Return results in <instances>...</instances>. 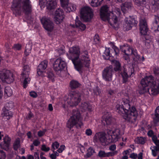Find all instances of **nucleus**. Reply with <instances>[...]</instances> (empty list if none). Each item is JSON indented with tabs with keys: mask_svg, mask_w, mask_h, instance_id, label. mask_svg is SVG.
Returning <instances> with one entry per match:
<instances>
[{
	"mask_svg": "<svg viewBox=\"0 0 159 159\" xmlns=\"http://www.w3.org/2000/svg\"><path fill=\"white\" fill-rule=\"evenodd\" d=\"M64 17V12L61 9L58 8L56 10L55 13L54 19L57 24H59L62 22Z\"/></svg>",
	"mask_w": 159,
	"mask_h": 159,
	"instance_id": "nucleus-19",
	"label": "nucleus"
},
{
	"mask_svg": "<svg viewBox=\"0 0 159 159\" xmlns=\"http://www.w3.org/2000/svg\"><path fill=\"white\" fill-rule=\"evenodd\" d=\"M45 6H46L47 9L52 10L56 7L57 2L56 0H46L45 2Z\"/></svg>",
	"mask_w": 159,
	"mask_h": 159,
	"instance_id": "nucleus-26",
	"label": "nucleus"
},
{
	"mask_svg": "<svg viewBox=\"0 0 159 159\" xmlns=\"http://www.w3.org/2000/svg\"><path fill=\"white\" fill-rule=\"evenodd\" d=\"M106 136V134L105 132H100V142H101L102 144L104 146L106 145L105 142L107 139Z\"/></svg>",
	"mask_w": 159,
	"mask_h": 159,
	"instance_id": "nucleus-34",
	"label": "nucleus"
},
{
	"mask_svg": "<svg viewBox=\"0 0 159 159\" xmlns=\"http://www.w3.org/2000/svg\"><path fill=\"white\" fill-rule=\"evenodd\" d=\"M45 130H43L42 131H40L38 132V135L39 137H41L43 136L45 132Z\"/></svg>",
	"mask_w": 159,
	"mask_h": 159,
	"instance_id": "nucleus-63",
	"label": "nucleus"
},
{
	"mask_svg": "<svg viewBox=\"0 0 159 159\" xmlns=\"http://www.w3.org/2000/svg\"><path fill=\"white\" fill-rule=\"evenodd\" d=\"M80 109L81 111L83 112L86 110H89L90 107L87 103L84 102L81 104Z\"/></svg>",
	"mask_w": 159,
	"mask_h": 159,
	"instance_id": "nucleus-37",
	"label": "nucleus"
},
{
	"mask_svg": "<svg viewBox=\"0 0 159 159\" xmlns=\"http://www.w3.org/2000/svg\"><path fill=\"white\" fill-rule=\"evenodd\" d=\"M30 72V69L28 66L26 65L23 67L21 75L22 79H24L23 85L25 88L27 87V84L30 83V79L29 76Z\"/></svg>",
	"mask_w": 159,
	"mask_h": 159,
	"instance_id": "nucleus-9",
	"label": "nucleus"
},
{
	"mask_svg": "<svg viewBox=\"0 0 159 159\" xmlns=\"http://www.w3.org/2000/svg\"><path fill=\"white\" fill-rule=\"evenodd\" d=\"M134 70L133 67H128L127 69L125 68L123 70L122 73L121 74L123 80V82L126 83L128 80V78L131 77V75L134 73Z\"/></svg>",
	"mask_w": 159,
	"mask_h": 159,
	"instance_id": "nucleus-12",
	"label": "nucleus"
},
{
	"mask_svg": "<svg viewBox=\"0 0 159 159\" xmlns=\"http://www.w3.org/2000/svg\"><path fill=\"white\" fill-rule=\"evenodd\" d=\"M80 95L79 93L72 92L70 93L68 97L66 96L64 98V105H68L73 107L77 105L80 101Z\"/></svg>",
	"mask_w": 159,
	"mask_h": 159,
	"instance_id": "nucleus-4",
	"label": "nucleus"
},
{
	"mask_svg": "<svg viewBox=\"0 0 159 159\" xmlns=\"http://www.w3.org/2000/svg\"><path fill=\"white\" fill-rule=\"evenodd\" d=\"M31 45L30 44H26V46L25 50V52L26 55H28L31 52Z\"/></svg>",
	"mask_w": 159,
	"mask_h": 159,
	"instance_id": "nucleus-44",
	"label": "nucleus"
},
{
	"mask_svg": "<svg viewBox=\"0 0 159 159\" xmlns=\"http://www.w3.org/2000/svg\"><path fill=\"white\" fill-rule=\"evenodd\" d=\"M154 73L156 75H159V67H156L153 69Z\"/></svg>",
	"mask_w": 159,
	"mask_h": 159,
	"instance_id": "nucleus-56",
	"label": "nucleus"
},
{
	"mask_svg": "<svg viewBox=\"0 0 159 159\" xmlns=\"http://www.w3.org/2000/svg\"><path fill=\"white\" fill-rule=\"evenodd\" d=\"M85 133L87 135L89 136L92 135V131L90 129H88L85 130Z\"/></svg>",
	"mask_w": 159,
	"mask_h": 159,
	"instance_id": "nucleus-55",
	"label": "nucleus"
},
{
	"mask_svg": "<svg viewBox=\"0 0 159 159\" xmlns=\"http://www.w3.org/2000/svg\"><path fill=\"white\" fill-rule=\"evenodd\" d=\"M113 72L112 66L106 67L102 71V76L104 79L110 81L111 80L112 73Z\"/></svg>",
	"mask_w": 159,
	"mask_h": 159,
	"instance_id": "nucleus-11",
	"label": "nucleus"
},
{
	"mask_svg": "<svg viewBox=\"0 0 159 159\" xmlns=\"http://www.w3.org/2000/svg\"><path fill=\"white\" fill-rule=\"evenodd\" d=\"M48 78L52 81H53L54 78V74L52 72H50L48 75Z\"/></svg>",
	"mask_w": 159,
	"mask_h": 159,
	"instance_id": "nucleus-59",
	"label": "nucleus"
},
{
	"mask_svg": "<svg viewBox=\"0 0 159 159\" xmlns=\"http://www.w3.org/2000/svg\"><path fill=\"white\" fill-rule=\"evenodd\" d=\"M30 94L31 97H32L33 98H35L37 96V93L34 91H32L30 92Z\"/></svg>",
	"mask_w": 159,
	"mask_h": 159,
	"instance_id": "nucleus-61",
	"label": "nucleus"
},
{
	"mask_svg": "<svg viewBox=\"0 0 159 159\" xmlns=\"http://www.w3.org/2000/svg\"><path fill=\"white\" fill-rule=\"evenodd\" d=\"M114 64V69L115 71H118L120 74L121 75L123 70L124 69V67H122L120 63L116 60H114L113 61Z\"/></svg>",
	"mask_w": 159,
	"mask_h": 159,
	"instance_id": "nucleus-28",
	"label": "nucleus"
},
{
	"mask_svg": "<svg viewBox=\"0 0 159 159\" xmlns=\"http://www.w3.org/2000/svg\"><path fill=\"white\" fill-rule=\"evenodd\" d=\"M59 143L57 142H55L53 143L52 144V148L54 150H55L58 148L59 147Z\"/></svg>",
	"mask_w": 159,
	"mask_h": 159,
	"instance_id": "nucleus-50",
	"label": "nucleus"
},
{
	"mask_svg": "<svg viewBox=\"0 0 159 159\" xmlns=\"http://www.w3.org/2000/svg\"><path fill=\"white\" fill-rule=\"evenodd\" d=\"M21 47V45L19 44H15L13 47L14 49L15 50H20Z\"/></svg>",
	"mask_w": 159,
	"mask_h": 159,
	"instance_id": "nucleus-57",
	"label": "nucleus"
},
{
	"mask_svg": "<svg viewBox=\"0 0 159 159\" xmlns=\"http://www.w3.org/2000/svg\"><path fill=\"white\" fill-rule=\"evenodd\" d=\"M0 79L3 82L10 84L14 81V77L10 70H4L0 72Z\"/></svg>",
	"mask_w": 159,
	"mask_h": 159,
	"instance_id": "nucleus-6",
	"label": "nucleus"
},
{
	"mask_svg": "<svg viewBox=\"0 0 159 159\" xmlns=\"http://www.w3.org/2000/svg\"><path fill=\"white\" fill-rule=\"evenodd\" d=\"M40 143V142L38 139L34 140L33 142V144L35 146H38Z\"/></svg>",
	"mask_w": 159,
	"mask_h": 159,
	"instance_id": "nucleus-62",
	"label": "nucleus"
},
{
	"mask_svg": "<svg viewBox=\"0 0 159 159\" xmlns=\"http://www.w3.org/2000/svg\"><path fill=\"white\" fill-rule=\"evenodd\" d=\"M145 139L142 137H138L135 140V141L136 143L142 144H143L145 143Z\"/></svg>",
	"mask_w": 159,
	"mask_h": 159,
	"instance_id": "nucleus-40",
	"label": "nucleus"
},
{
	"mask_svg": "<svg viewBox=\"0 0 159 159\" xmlns=\"http://www.w3.org/2000/svg\"><path fill=\"white\" fill-rule=\"evenodd\" d=\"M23 11L26 14L31 12V6L30 0H25L23 2Z\"/></svg>",
	"mask_w": 159,
	"mask_h": 159,
	"instance_id": "nucleus-23",
	"label": "nucleus"
},
{
	"mask_svg": "<svg viewBox=\"0 0 159 159\" xmlns=\"http://www.w3.org/2000/svg\"><path fill=\"white\" fill-rule=\"evenodd\" d=\"M46 0H39V3L41 9H43L45 7V2H46Z\"/></svg>",
	"mask_w": 159,
	"mask_h": 159,
	"instance_id": "nucleus-51",
	"label": "nucleus"
},
{
	"mask_svg": "<svg viewBox=\"0 0 159 159\" xmlns=\"http://www.w3.org/2000/svg\"><path fill=\"white\" fill-rule=\"evenodd\" d=\"M80 13L82 18L85 21H89L93 17L92 10L89 7H85L82 8Z\"/></svg>",
	"mask_w": 159,
	"mask_h": 159,
	"instance_id": "nucleus-8",
	"label": "nucleus"
},
{
	"mask_svg": "<svg viewBox=\"0 0 159 159\" xmlns=\"http://www.w3.org/2000/svg\"><path fill=\"white\" fill-rule=\"evenodd\" d=\"M114 153L109 152L106 153L104 151H100V157H108L110 156H113L114 155Z\"/></svg>",
	"mask_w": 159,
	"mask_h": 159,
	"instance_id": "nucleus-45",
	"label": "nucleus"
},
{
	"mask_svg": "<svg viewBox=\"0 0 159 159\" xmlns=\"http://www.w3.org/2000/svg\"><path fill=\"white\" fill-rule=\"evenodd\" d=\"M109 9V7L106 5L102 6L100 8V17L101 20L105 21L107 19V17L111 13Z\"/></svg>",
	"mask_w": 159,
	"mask_h": 159,
	"instance_id": "nucleus-17",
	"label": "nucleus"
},
{
	"mask_svg": "<svg viewBox=\"0 0 159 159\" xmlns=\"http://www.w3.org/2000/svg\"><path fill=\"white\" fill-rule=\"evenodd\" d=\"M99 134L98 133H97L94 137L93 141L94 142L96 143L98 141L99 139Z\"/></svg>",
	"mask_w": 159,
	"mask_h": 159,
	"instance_id": "nucleus-53",
	"label": "nucleus"
},
{
	"mask_svg": "<svg viewBox=\"0 0 159 159\" xmlns=\"http://www.w3.org/2000/svg\"><path fill=\"white\" fill-rule=\"evenodd\" d=\"M95 152L94 150L92 148H90L88 150V152L84 156L85 157L88 158L90 157Z\"/></svg>",
	"mask_w": 159,
	"mask_h": 159,
	"instance_id": "nucleus-42",
	"label": "nucleus"
},
{
	"mask_svg": "<svg viewBox=\"0 0 159 159\" xmlns=\"http://www.w3.org/2000/svg\"><path fill=\"white\" fill-rule=\"evenodd\" d=\"M48 62L44 60L41 62L38 66L37 73L39 76L42 77L45 76L46 69L47 66Z\"/></svg>",
	"mask_w": 159,
	"mask_h": 159,
	"instance_id": "nucleus-15",
	"label": "nucleus"
},
{
	"mask_svg": "<svg viewBox=\"0 0 159 159\" xmlns=\"http://www.w3.org/2000/svg\"><path fill=\"white\" fill-rule=\"evenodd\" d=\"M133 8V5L131 2H126L122 6L121 9L122 11L125 13L127 10H131Z\"/></svg>",
	"mask_w": 159,
	"mask_h": 159,
	"instance_id": "nucleus-31",
	"label": "nucleus"
},
{
	"mask_svg": "<svg viewBox=\"0 0 159 159\" xmlns=\"http://www.w3.org/2000/svg\"><path fill=\"white\" fill-rule=\"evenodd\" d=\"M107 21L109 23L114 27L115 29L118 28V25L117 24V17L113 12H111L109 14L107 17V19L104 21Z\"/></svg>",
	"mask_w": 159,
	"mask_h": 159,
	"instance_id": "nucleus-18",
	"label": "nucleus"
},
{
	"mask_svg": "<svg viewBox=\"0 0 159 159\" xmlns=\"http://www.w3.org/2000/svg\"><path fill=\"white\" fill-rule=\"evenodd\" d=\"M144 41V42L145 46L147 48L150 47V43L152 42L153 37L148 34L143 35Z\"/></svg>",
	"mask_w": 159,
	"mask_h": 159,
	"instance_id": "nucleus-27",
	"label": "nucleus"
},
{
	"mask_svg": "<svg viewBox=\"0 0 159 159\" xmlns=\"http://www.w3.org/2000/svg\"><path fill=\"white\" fill-rule=\"evenodd\" d=\"M59 156V154L56 151L54 152L53 153H49V157L52 159H56L57 157Z\"/></svg>",
	"mask_w": 159,
	"mask_h": 159,
	"instance_id": "nucleus-48",
	"label": "nucleus"
},
{
	"mask_svg": "<svg viewBox=\"0 0 159 159\" xmlns=\"http://www.w3.org/2000/svg\"><path fill=\"white\" fill-rule=\"evenodd\" d=\"M99 0H91L90 4L93 7H98L99 5Z\"/></svg>",
	"mask_w": 159,
	"mask_h": 159,
	"instance_id": "nucleus-46",
	"label": "nucleus"
},
{
	"mask_svg": "<svg viewBox=\"0 0 159 159\" xmlns=\"http://www.w3.org/2000/svg\"><path fill=\"white\" fill-rule=\"evenodd\" d=\"M146 0H134L135 4L138 6H143L146 4Z\"/></svg>",
	"mask_w": 159,
	"mask_h": 159,
	"instance_id": "nucleus-41",
	"label": "nucleus"
},
{
	"mask_svg": "<svg viewBox=\"0 0 159 159\" xmlns=\"http://www.w3.org/2000/svg\"><path fill=\"white\" fill-rule=\"evenodd\" d=\"M80 115L78 110H73L72 113V116L68 120L67 123V127L71 129L74 126L78 125L80 127L83 125V123L80 119Z\"/></svg>",
	"mask_w": 159,
	"mask_h": 159,
	"instance_id": "nucleus-5",
	"label": "nucleus"
},
{
	"mask_svg": "<svg viewBox=\"0 0 159 159\" xmlns=\"http://www.w3.org/2000/svg\"><path fill=\"white\" fill-rule=\"evenodd\" d=\"M63 7L65 8L66 11L68 12L74 11L76 9V6L75 5L72 3H69L66 7Z\"/></svg>",
	"mask_w": 159,
	"mask_h": 159,
	"instance_id": "nucleus-32",
	"label": "nucleus"
},
{
	"mask_svg": "<svg viewBox=\"0 0 159 159\" xmlns=\"http://www.w3.org/2000/svg\"><path fill=\"white\" fill-rule=\"evenodd\" d=\"M107 133L109 136H111L109 139H111L112 142H115L118 141L120 134V130L119 129H116L114 130L108 129Z\"/></svg>",
	"mask_w": 159,
	"mask_h": 159,
	"instance_id": "nucleus-14",
	"label": "nucleus"
},
{
	"mask_svg": "<svg viewBox=\"0 0 159 159\" xmlns=\"http://www.w3.org/2000/svg\"><path fill=\"white\" fill-rule=\"evenodd\" d=\"M152 7L156 11L159 8V1H153L152 2Z\"/></svg>",
	"mask_w": 159,
	"mask_h": 159,
	"instance_id": "nucleus-39",
	"label": "nucleus"
},
{
	"mask_svg": "<svg viewBox=\"0 0 159 159\" xmlns=\"http://www.w3.org/2000/svg\"><path fill=\"white\" fill-rule=\"evenodd\" d=\"M19 0H13L11 6V9L13 14L16 16L20 15L21 13V11L19 7Z\"/></svg>",
	"mask_w": 159,
	"mask_h": 159,
	"instance_id": "nucleus-20",
	"label": "nucleus"
},
{
	"mask_svg": "<svg viewBox=\"0 0 159 159\" xmlns=\"http://www.w3.org/2000/svg\"><path fill=\"white\" fill-rule=\"evenodd\" d=\"M141 84L142 87L139 91L141 94L148 93L155 95L159 93V79L154 80L152 75L146 76L141 80Z\"/></svg>",
	"mask_w": 159,
	"mask_h": 159,
	"instance_id": "nucleus-3",
	"label": "nucleus"
},
{
	"mask_svg": "<svg viewBox=\"0 0 159 159\" xmlns=\"http://www.w3.org/2000/svg\"><path fill=\"white\" fill-rule=\"evenodd\" d=\"M130 102L128 97L122 99L121 105L116 106V111L120 115L124 114V118L132 123H134L138 116V112L134 106L130 107Z\"/></svg>",
	"mask_w": 159,
	"mask_h": 159,
	"instance_id": "nucleus-2",
	"label": "nucleus"
},
{
	"mask_svg": "<svg viewBox=\"0 0 159 159\" xmlns=\"http://www.w3.org/2000/svg\"><path fill=\"white\" fill-rule=\"evenodd\" d=\"M132 52L131 55H133V57L134 60L135 61L140 60V57L137 53V50L132 48Z\"/></svg>",
	"mask_w": 159,
	"mask_h": 159,
	"instance_id": "nucleus-33",
	"label": "nucleus"
},
{
	"mask_svg": "<svg viewBox=\"0 0 159 159\" xmlns=\"http://www.w3.org/2000/svg\"><path fill=\"white\" fill-rule=\"evenodd\" d=\"M102 122L104 125L105 123L107 125H110L112 121V118L110 113L108 112L105 111L103 113V116L102 117Z\"/></svg>",
	"mask_w": 159,
	"mask_h": 159,
	"instance_id": "nucleus-22",
	"label": "nucleus"
},
{
	"mask_svg": "<svg viewBox=\"0 0 159 159\" xmlns=\"http://www.w3.org/2000/svg\"><path fill=\"white\" fill-rule=\"evenodd\" d=\"M152 29L156 32L159 31V16H154V20L153 23Z\"/></svg>",
	"mask_w": 159,
	"mask_h": 159,
	"instance_id": "nucleus-29",
	"label": "nucleus"
},
{
	"mask_svg": "<svg viewBox=\"0 0 159 159\" xmlns=\"http://www.w3.org/2000/svg\"><path fill=\"white\" fill-rule=\"evenodd\" d=\"M65 145H61L60 146V148L58 149L57 151L59 153H61L65 149Z\"/></svg>",
	"mask_w": 159,
	"mask_h": 159,
	"instance_id": "nucleus-60",
	"label": "nucleus"
},
{
	"mask_svg": "<svg viewBox=\"0 0 159 159\" xmlns=\"http://www.w3.org/2000/svg\"><path fill=\"white\" fill-rule=\"evenodd\" d=\"M110 44H111L112 48L113 50V51L111 53H110L111 51L109 48H106L103 47H101V50L103 51L105 50L104 54L102 55L103 58L105 59H109L111 57V55L112 56V55H117L119 53V50L118 48L115 46L113 43H111Z\"/></svg>",
	"mask_w": 159,
	"mask_h": 159,
	"instance_id": "nucleus-7",
	"label": "nucleus"
},
{
	"mask_svg": "<svg viewBox=\"0 0 159 159\" xmlns=\"http://www.w3.org/2000/svg\"><path fill=\"white\" fill-rule=\"evenodd\" d=\"M65 62L61 58H58L53 64V68L56 71H61L66 67Z\"/></svg>",
	"mask_w": 159,
	"mask_h": 159,
	"instance_id": "nucleus-10",
	"label": "nucleus"
},
{
	"mask_svg": "<svg viewBox=\"0 0 159 159\" xmlns=\"http://www.w3.org/2000/svg\"><path fill=\"white\" fill-rule=\"evenodd\" d=\"M13 107V104L12 103H10V104L8 103L7 104L4 108H6V109H10L12 108Z\"/></svg>",
	"mask_w": 159,
	"mask_h": 159,
	"instance_id": "nucleus-58",
	"label": "nucleus"
},
{
	"mask_svg": "<svg viewBox=\"0 0 159 159\" xmlns=\"http://www.w3.org/2000/svg\"><path fill=\"white\" fill-rule=\"evenodd\" d=\"M70 85L72 88L74 89L78 87L80 84L77 81L72 80L70 82Z\"/></svg>",
	"mask_w": 159,
	"mask_h": 159,
	"instance_id": "nucleus-43",
	"label": "nucleus"
},
{
	"mask_svg": "<svg viewBox=\"0 0 159 159\" xmlns=\"http://www.w3.org/2000/svg\"><path fill=\"white\" fill-rule=\"evenodd\" d=\"M6 157L5 153L2 151H0V159H5Z\"/></svg>",
	"mask_w": 159,
	"mask_h": 159,
	"instance_id": "nucleus-54",
	"label": "nucleus"
},
{
	"mask_svg": "<svg viewBox=\"0 0 159 159\" xmlns=\"http://www.w3.org/2000/svg\"><path fill=\"white\" fill-rule=\"evenodd\" d=\"M139 28L141 33L142 35H145L148 30V28L146 20L145 19H141L140 20Z\"/></svg>",
	"mask_w": 159,
	"mask_h": 159,
	"instance_id": "nucleus-21",
	"label": "nucleus"
},
{
	"mask_svg": "<svg viewBox=\"0 0 159 159\" xmlns=\"http://www.w3.org/2000/svg\"><path fill=\"white\" fill-rule=\"evenodd\" d=\"M75 26L81 30H84L86 28V26L85 25L83 24L81 22L76 19L75 20Z\"/></svg>",
	"mask_w": 159,
	"mask_h": 159,
	"instance_id": "nucleus-35",
	"label": "nucleus"
},
{
	"mask_svg": "<svg viewBox=\"0 0 159 159\" xmlns=\"http://www.w3.org/2000/svg\"><path fill=\"white\" fill-rule=\"evenodd\" d=\"M138 21L134 18L130 17L126 18L125 23L123 26L124 29L126 30H129L131 29L133 26L136 25Z\"/></svg>",
	"mask_w": 159,
	"mask_h": 159,
	"instance_id": "nucleus-16",
	"label": "nucleus"
},
{
	"mask_svg": "<svg viewBox=\"0 0 159 159\" xmlns=\"http://www.w3.org/2000/svg\"><path fill=\"white\" fill-rule=\"evenodd\" d=\"M10 140L11 139L8 136H5L3 139L4 143H2L0 144L1 148L5 150L8 149L10 144Z\"/></svg>",
	"mask_w": 159,
	"mask_h": 159,
	"instance_id": "nucleus-25",
	"label": "nucleus"
},
{
	"mask_svg": "<svg viewBox=\"0 0 159 159\" xmlns=\"http://www.w3.org/2000/svg\"><path fill=\"white\" fill-rule=\"evenodd\" d=\"M3 110L2 115L5 119L9 120L12 117L13 113L11 111L6 108H3Z\"/></svg>",
	"mask_w": 159,
	"mask_h": 159,
	"instance_id": "nucleus-30",
	"label": "nucleus"
},
{
	"mask_svg": "<svg viewBox=\"0 0 159 159\" xmlns=\"http://www.w3.org/2000/svg\"><path fill=\"white\" fill-rule=\"evenodd\" d=\"M120 50L121 52L124 53L127 56L131 55V54L132 52V48L131 47L129 46L127 44L120 45Z\"/></svg>",
	"mask_w": 159,
	"mask_h": 159,
	"instance_id": "nucleus-24",
	"label": "nucleus"
},
{
	"mask_svg": "<svg viewBox=\"0 0 159 159\" xmlns=\"http://www.w3.org/2000/svg\"><path fill=\"white\" fill-rule=\"evenodd\" d=\"M155 116L153 120L155 124L159 122V107H157L155 112Z\"/></svg>",
	"mask_w": 159,
	"mask_h": 159,
	"instance_id": "nucleus-36",
	"label": "nucleus"
},
{
	"mask_svg": "<svg viewBox=\"0 0 159 159\" xmlns=\"http://www.w3.org/2000/svg\"><path fill=\"white\" fill-rule=\"evenodd\" d=\"M41 21L46 30L49 31L53 30L54 25L49 18L43 17L41 19Z\"/></svg>",
	"mask_w": 159,
	"mask_h": 159,
	"instance_id": "nucleus-13",
	"label": "nucleus"
},
{
	"mask_svg": "<svg viewBox=\"0 0 159 159\" xmlns=\"http://www.w3.org/2000/svg\"><path fill=\"white\" fill-rule=\"evenodd\" d=\"M41 149L42 151L47 152L50 150V148L44 144L42 145Z\"/></svg>",
	"mask_w": 159,
	"mask_h": 159,
	"instance_id": "nucleus-52",
	"label": "nucleus"
},
{
	"mask_svg": "<svg viewBox=\"0 0 159 159\" xmlns=\"http://www.w3.org/2000/svg\"><path fill=\"white\" fill-rule=\"evenodd\" d=\"M129 157L131 158L136 159L137 157V155L136 154L133 153L131 154Z\"/></svg>",
	"mask_w": 159,
	"mask_h": 159,
	"instance_id": "nucleus-64",
	"label": "nucleus"
},
{
	"mask_svg": "<svg viewBox=\"0 0 159 159\" xmlns=\"http://www.w3.org/2000/svg\"><path fill=\"white\" fill-rule=\"evenodd\" d=\"M67 56L69 59L72 60L75 69L80 74L81 73L84 67H88L89 66L90 60L88 56V52H85L80 53L78 47L70 48Z\"/></svg>",
	"mask_w": 159,
	"mask_h": 159,
	"instance_id": "nucleus-1",
	"label": "nucleus"
},
{
	"mask_svg": "<svg viewBox=\"0 0 159 159\" xmlns=\"http://www.w3.org/2000/svg\"><path fill=\"white\" fill-rule=\"evenodd\" d=\"M20 146V141L19 139H17L15 141L13 147L14 149L16 150Z\"/></svg>",
	"mask_w": 159,
	"mask_h": 159,
	"instance_id": "nucleus-47",
	"label": "nucleus"
},
{
	"mask_svg": "<svg viewBox=\"0 0 159 159\" xmlns=\"http://www.w3.org/2000/svg\"><path fill=\"white\" fill-rule=\"evenodd\" d=\"M61 6L65 7L69 3V0H60Z\"/></svg>",
	"mask_w": 159,
	"mask_h": 159,
	"instance_id": "nucleus-49",
	"label": "nucleus"
},
{
	"mask_svg": "<svg viewBox=\"0 0 159 159\" xmlns=\"http://www.w3.org/2000/svg\"><path fill=\"white\" fill-rule=\"evenodd\" d=\"M12 93V91L11 88L9 86L6 87L4 89V94L5 96H10Z\"/></svg>",
	"mask_w": 159,
	"mask_h": 159,
	"instance_id": "nucleus-38",
	"label": "nucleus"
}]
</instances>
